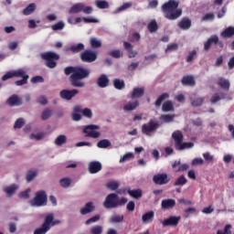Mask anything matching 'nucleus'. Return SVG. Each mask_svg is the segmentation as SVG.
Segmentation results:
<instances>
[{"label":"nucleus","mask_w":234,"mask_h":234,"mask_svg":"<svg viewBox=\"0 0 234 234\" xmlns=\"http://www.w3.org/2000/svg\"><path fill=\"white\" fill-rule=\"evenodd\" d=\"M52 30H63L65 28V23L63 21H59L51 26Z\"/></svg>","instance_id":"obj_49"},{"label":"nucleus","mask_w":234,"mask_h":234,"mask_svg":"<svg viewBox=\"0 0 234 234\" xmlns=\"http://www.w3.org/2000/svg\"><path fill=\"white\" fill-rule=\"evenodd\" d=\"M113 87L117 89V90H122V89H125V81L122 80L115 79L113 80Z\"/></svg>","instance_id":"obj_36"},{"label":"nucleus","mask_w":234,"mask_h":234,"mask_svg":"<svg viewBox=\"0 0 234 234\" xmlns=\"http://www.w3.org/2000/svg\"><path fill=\"white\" fill-rule=\"evenodd\" d=\"M175 50H178V44L172 43L167 46L165 52H175Z\"/></svg>","instance_id":"obj_56"},{"label":"nucleus","mask_w":234,"mask_h":234,"mask_svg":"<svg viewBox=\"0 0 234 234\" xmlns=\"http://www.w3.org/2000/svg\"><path fill=\"white\" fill-rule=\"evenodd\" d=\"M153 220H154V211L153 210H150L142 216V221L144 224H147V222H153Z\"/></svg>","instance_id":"obj_26"},{"label":"nucleus","mask_w":234,"mask_h":234,"mask_svg":"<svg viewBox=\"0 0 234 234\" xmlns=\"http://www.w3.org/2000/svg\"><path fill=\"white\" fill-rule=\"evenodd\" d=\"M111 141L108 139H102L97 143V147L99 149H107V147H111Z\"/></svg>","instance_id":"obj_34"},{"label":"nucleus","mask_w":234,"mask_h":234,"mask_svg":"<svg viewBox=\"0 0 234 234\" xmlns=\"http://www.w3.org/2000/svg\"><path fill=\"white\" fill-rule=\"evenodd\" d=\"M63 144H67V135L60 134L55 139V145H62Z\"/></svg>","instance_id":"obj_41"},{"label":"nucleus","mask_w":234,"mask_h":234,"mask_svg":"<svg viewBox=\"0 0 234 234\" xmlns=\"http://www.w3.org/2000/svg\"><path fill=\"white\" fill-rule=\"evenodd\" d=\"M77 94H80V90L77 89L73 90H62L59 92V96L62 100H67L68 101L72 100Z\"/></svg>","instance_id":"obj_14"},{"label":"nucleus","mask_w":234,"mask_h":234,"mask_svg":"<svg viewBox=\"0 0 234 234\" xmlns=\"http://www.w3.org/2000/svg\"><path fill=\"white\" fill-rule=\"evenodd\" d=\"M128 199L126 197H121L116 193L109 194L103 202V207L106 209H116V207H122L127 204Z\"/></svg>","instance_id":"obj_4"},{"label":"nucleus","mask_w":234,"mask_h":234,"mask_svg":"<svg viewBox=\"0 0 234 234\" xmlns=\"http://www.w3.org/2000/svg\"><path fill=\"white\" fill-rule=\"evenodd\" d=\"M64 73L66 76H69V80L71 87L83 89L86 85L83 80H87L90 76V69L81 66H69L64 69Z\"/></svg>","instance_id":"obj_1"},{"label":"nucleus","mask_w":234,"mask_h":234,"mask_svg":"<svg viewBox=\"0 0 234 234\" xmlns=\"http://www.w3.org/2000/svg\"><path fill=\"white\" fill-rule=\"evenodd\" d=\"M109 77L105 74H101L98 79H97V85L100 87V89H105L106 87H109Z\"/></svg>","instance_id":"obj_18"},{"label":"nucleus","mask_w":234,"mask_h":234,"mask_svg":"<svg viewBox=\"0 0 234 234\" xmlns=\"http://www.w3.org/2000/svg\"><path fill=\"white\" fill-rule=\"evenodd\" d=\"M162 12L166 19L175 21L182 16V9H178V2L175 0H169L162 5Z\"/></svg>","instance_id":"obj_2"},{"label":"nucleus","mask_w":234,"mask_h":234,"mask_svg":"<svg viewBox=\"0 0 234 234\" xmlns=\"http://www.w3.org/2000/svg\"><path fill=\"white\" fill-rule=\"evenodd\" d=\"M204 97H195V98H190L191 105L192 107H201L205 101Z\"/></svg>","instance_id":"obj_27"},{"label":"nucleus","mask_w":234,"mask_h":234,"mask_svg":"<svg viewBox=\"0 0 234 234\" xmlns=\"http://www.w3.org/2000/svg\"><path fill=\"white\" fill-rule=\"evenodd\" d=\"M70 14H80L83 12L84 14H92V6H85L83 3H77L73 5L69 11Z\"/></svg>","instance_id":"obj_7"},{"label":"nucleus","mask_w":234,"mask_h":234,"mask_svg":"<svg viewBox=\"0 0 234 234\" xmlns=\"http://www.w3.org/2000/svg\"><path fill=\"white\" fill-rule=\"evenodd\" d=\"M16 189H17V186H16V185L10 186H6L4 191L5 193H6V195H14V193H16Z\"/></svg>","instance_id":"obj_52"},{"label":"nucleus","mask_w":234,"mask_h":234,"mask_svg":"<svg viewBox=\"0 0 234 234\" xmlns=\"http://www.w3.org/2000/svg\"><path fill=\"white\" fill-rule=\"evenodd\" d=\"M133 6V4L131 3H124L122 5H121L120 7H118L116 9V13L120 14V12H123V10H127V8H131Z\"/></svg>","instance_id":"obj_53"},{"label":"nucleus","mask_w":234,"mask_h":234,"mask_svg":"<svg viewBox=\"0 0 234 234\" xmlns=\"http://www.w3.org/2000/svg\"><path fill=\"white\" fill-rule=\"evenodd\" d=\"M34 10H36V4L32 3L29 4L24 10L23 14L24 16H30V14L34 13Z\"/></svg>","instance_id":"obj_39"},{"label":"nucleus","mask_w":234,"mask_h":234,"mask_svg":"<svg viewBox=\"0 0 234 234\" xmlns=\"http://www.w3.org/2000/svg\"><path fill=\"white\" fill-rule=\"evenodd\" d=\"M178 27L181 28V30H189V28H191V19L184 17L178 23Z\"/></svg>","instance_id":"obj_25"},{"label":"nucleus","mask_w":234,"mask_h":234,"mask_svg":"<svg viewBox=\"0 0 234 234\" xmlns=\"http://www.w3.org/2000/svg\"><path fill=\"white\" fill-rule=\"evenodd\" d=\"M23 125H25V121L23 120V118H19L16 121L14 127L15 129H21Z\"/></svg>","instance_id":"obj_61"},{"label":"nucleus","mask_w":234,"mask_h":234,"mask_svg":"<svg viewBox=\"0 0 234 234\" xmlns=\"http://www.w3.org/2000/svg\"><path fill=\"white\" fill-rule=\"evenodd\" d=\"M195 58H197V50L194 49L188 53V56L186 58V63H191V61H193Z\"/></svg>","instance_id":"obj_55"},{"label":"nucleus","mask_w":234,"mask_h":234,"mask_svg":"<svg viewBox=\"0 0 234 234\" xmlns=\"http://www.w3.org/2000/svg\"><path fill=\"white\" fill-rule=\"evenodd\" d=\"M50 224V219L45 218L43 224L40 228L36 229L33 231V234H47V232L50 231V227L48 226Z\"/></svg>","instance_id":"obj_16"},{"label":"nucleus","mask_w":234,"mask_h":234,"mask_svg":"<svg viewBox=\"0 0 234 234\" xmlns=\"http://www.w3.org/2000/svg\"><path fill=\"white\" fill-rule=\"evenodd\" d=\"M91 234H101L103 233V227L101 225H95L90 229Z\"/></svg>","instance_id":"obj_44"},{"label":"nucleus","mask_w":234,"mask_h":234,"mask_svg":"<svg viewBox=\"0 0 234 234\" xmlns=\"http://www.w3.org/2000/svg\"><path fill=\"white\" fill-rule=\"evenodd\" d=\"M95 5H96L97 8H101V10H103L105 8H109V2H107L105 0H97L95 2Z\"/></svg>","instance_id":"obj_45"},{"label":"nucleus","mask_w":234,"mask_h":234,"mask_svg":"<svg viewBox=\"0 0 234 234\" xmlns=\"http://www.w3.org/2000/svg\"><path fill=\"white\" fill-rule=\"evenodd\" d=\"M140 105L138 101H129L123 106L124 111H134Z\"/></svg>","instance_id":"obj_30"},{"label":"nucleus","mask_w":234,"mask_h":234,"mask_svg":"<svg viewBox=\"0 0 234 234\" xmlns=\"http://www.w3.org/2000/svg\"><path fill=\"white\" fill-rule=\"evenodd\" d=\"M218 43V37L217 35L211 36L205 43H204V50L207 52L209 48H211V45H217Z\"/></svg>","instance_id":"obj_19"},{"label":"nucleus","mask_w":234,"mask_h":234,"mask_svg":"<svg viewBox=\"0 0 234 234\" xmlns=\"http://www.w3.org/2000/svg\"><path fill=\"white\" fill-rule=\"evenodd\" d=\"M180 216H171L168 218L162 220L161 224L164 228H167L169 226L172 228H176V226H178V223L180 222Z\"/></svg>","instance_id":"obj_13"},{"label":"nucleus","mask_w":234,"mask_h":234,"mask_svg":"<svg viewBox=\"0 0 234 234\" xmlns=\"http://www.w3.org/2000/svg\"><path fill=\"white\" fill-rule=\"evenodd\" d=\"M160 120H163V122H165V123H169L175 120V115L163 114L161 115Z\"/></svg>","instance_id":"obj_48"},{"label":"nucleus","mask_w":234,"mask_h":234,"mask_svg":"<svg viewBox=\"0 0 234 234\" xmlns=\"http://www.w3.org/2000/svg\"><path fill=\"white\" fill-rule=\"evenodd\" d=\"M109 220L111 224H118L120 222H123V215L112 216Z\"/></svg>","instance_id":"obj_40"},{"label":"nucleus","mask_w":234,"mask_h":234,"mask_svg":"<svg viewBox=\"0 0 234 234\" xmlns=\"http://www.w3.org/2000/svg\"><path fill=\"white\" fill-rule=\"evenodd\" d=\"M106 187L108 189H111V191H116V189H118V187H120V183L116 182V181H109L106 184Z\"/></svg>","instance_id":"obj_42"},{"label":"nucleus","mask_w":234,"mask_h":234,"mask_svg":"<svg viewBox=\"0 0 234 234\" xmlns=\"http://www.w3.org/2000/svg\"><path fill=\"white\" fill-rule=\"evenodd\" d=\"M221 37H233L234 36V27H229L220 34Z\"/></svg>","instance_id":"obj_31"},{"label":"nucleus","mask_w":234,"mask_h":234,"mask_svg":"<svg viewBox=\"0 0 234 234\" xmlns=\"http://www.w3.org/2000/svg\"><path fill=\"white\" fill-rule=\"evenodd\" d=\"M169 176L167 174H157L153 176V182L155 183L156 186H165V184H169Z\"/></svg>","instance_id":"obj_12"},{"label":"nucleus","mask_w":234,"mask_h":234,"mask_svg":"<svg viewBox=\"0 0 234 234\" xmlns=\"http://www.w3.org/2000/svg\"><path fill=\"white\" fill-rule=\"evenodd\" d=\"M70 52H73V54H78L81 52L82 50H85V45L83 43H79L77 45H72L69 47Z\"/></svg>","instance_id":"obj_29"},{"label":"nucleus","mask_w":234,"mask_h":234,"mask_svg":"<svg viewBox=\"0 0 234 234\" xmlns=\"http://www.w3.org/2000/svg\"><path fill=\"white\" fill-rule=\"evenodd\" d=\"M102 165L100 161H91L88 165V171L90 175H96V173H100L102 169Z\"/></svg>","instance_id":"obj_15"},{"label":"nucleus","mask_w":234,"mask_h":234,"mask_svg":"<svg viewBox=\"0 0 234 234\" xmlns=\"http://www.w3.org/2000/svg\"><path fill=\"white\" fill-rule=\"evenodd\" d=\"M161 206L163 209H173L176 206V201L175 199H164L162 200Z\"/></svg>","instance_id":"obj_21"},{"label":"nucleus","mask_w":234,"mask_h":234,"mask_svg":"<svg viewBox=\"0 0 234 234\" xmlns=\"http://www.w3.org/2000/svg\"><path fill=\"white\" fill-rule=\"evenodd\" d=\"M147 28L150 32V34H154L158 30V24L156 23V20H152L148 25Z\"/></svg>","instance_id":"obj_37"},{"label":"nucleus","mask_w":234,"mask_h":234,"mask_svg":"<svg viewBox=\"0 0 234 234\" xmlns=\"http://www.w3.org/2000/svg\"><path fill=\"white\" fill-rule=\"evenodd\" d=\"M96 129H100V126L90 124L83 129V133H85L86 136L89 138H100V132H96Z\"/></svg>","instance_id":"obj_11"},{"label":"nucleus","mask_w":234,"mask_h":234,"mask_svg":"<svg viewBox=\"0 0 234 234\" xmlns=\"http://www.w3.org/2000/svg\"><path fill=\"white\" fill-rule=\"evenodd\" d=\"M192 124L196 127H202L204 122L202 121V118L198 117L196 120H192Z\"/></svg>","instance_id":"obj_63"},{"label":"nucleus","mask_w":234,"mask_h":234,"mask_svg":"<svg viewBox=\"0 0 234 234\" xmlns=\"http://www.w3.org/2000/svg\"><path fill=\"white\" fill-rule=\"evenodd\" d=\"M19 198H30V188L26 189L25 191H22L18 195Z\"/></svg>","instance_id":"obj_59"},{"label":"nucleus","mask_w":234,"mask_h":234,"mask_svg":"<svg viewBox=\"0 0 234 234\" xmlns=\"http://www.w3.org/2000/svg\"><path fill=\"white\" fill-rule=\"evenodd\" d=\"M109 56H111V58H114L115 59H120L123 54L120 49H114L109 52Z\"/></svg>","instance_id":"obj_47"},{"label":"nucleus","mask_w":234,"mask_h":234,"mask_svg":"<svg viewBox=\"0 0 234 234\" xmlns=\"http://www.w3.org/2000/svg\"><path fill=\"white\" fill-rule=\"evenodd\" d=\"M36 176H37V171L29 170L26 175V180L27 182L30 183L33 181L34 178H36Z\"/></svg>","instance_id":"obj_43"},{"label":"nucleus","mask_w":234,"mask_h":234,"mask_svg":"<svg viewBox=\"0 0 234 234\" xmlns=\"http://www.w3.org/2000/svg\"><path fill=\"white\" fill-rule=\"evenodd\" d=\"M217 83L218 87L223 89V90H229V87H231V83H229V81L227 79H224L222 77L218 79Z\"/></svg>","instance_id":"obj_23"},{"label":"nucleus","mask_w":234,"mask_h":234,"mask_svg":"<svg viewBox=\"0 0 234 234\" xmlns=\"http://www.w3.org/2000/svg\"><path fill=\"white\" fill-rule=\"evenodd\" d=\"M217 234H231V225H226L224 230H218Z\"/></svg>","instance_id":"obj_57"},{"label":"nucleus","mask_w":234,"mask_h":234,"mask_svg":"<svg viewBox=\"0 0 234 234\" xmlns=\"http://www.w3.org/2000/svg\"><path fill=\"white\" fill-rule=\"evenodd\" d=\"M127 193L130 195V197H133V198H142V189L140 188L134 190H131V188H129Z\"/></svg>","instance_id":"obj_33"},{"label":"nucleus","mask_w":234,"mask_h":234,"mask_svg":"<svg viewBox=\"0 0 234 234\" xmlns=\"http://www.w3.org/2000/svg\"><path fill=\"white\" fill-rule=\"evenodd\" d=\"M144 94H145V88L135 87L132 91L131 98L132 100H134V98H142V96H144Z\"/></svg>","instance_id":"obj_20"},{"label":"nucleus","mask_w":234,"mask_h":234,"mask_svg":"<svg viewBox=\"0 0 234 234\" xmlns=\"http://www.w3.org/2000/svg\"><path fill=\"white\" fill-rule=\"evenodd\" d=\"M90 44L91 48H100L101 47V41L98 40L96 37L90 38Z\"/></svg>","instance_id":"obj_46"},{"label":"nucleus","mask_w":234,"mask_h":234,"mask_svg":"<svg viewBox=\"0 0 234 234\" xmlns=\"http://www.w3.org/2000/svg\"><path fill=\"white\" fill-rule=\"evenodd\" d=\"M95 207L92 202H88L84 206V207L80 208V214L81 215H89V213H92L94 211Z\"/></svg>","instance_id":"obj_24"},{"label":"nucleus","mask_w":234,"mask_h":234,"mask_svg":"<svg viewBox=\"0 0 234 234\" xmlns=\"http://www.w3.org/2000/svg\"><path fill=\"white\" fill-rule=\"evenodd\" d=\"M186 184H187V178H186V176L182 175L180 176L175 182H174V186H186Z\"/></svg>","instance_id":"obj_38"},{"label":"nucleus","mask_w":234,"mask_h":234,"mask_svg":"<svg viewBox=\"0 0 234 234\" xmlns=\"http://www.w3.org/2000/svg\"><path fill=\"white\" fill-rule=\"evenodd\" d=\"M52 116V111L50 109H46L45 111L42 112L41 114V120H48Z\"/></svg>","instance_id":"obj_50"},{"label":"nucleus","mask_w":234,"mask_h":234,"mask_svg":"<svg viewBox=\"0 0 234 234\" xmlns=\"http://www.w3.org/2000/svg\"><path fill=\"white\" fill-rule=\"evenodd\" d=\"M182 85H188L189 87H195L197 85V82L195 81V78L193 76H184L181 80Z\"/></svg>","instance_id":"obj_22"},{"label":"nucleus","mask_w":234,"mask_h":234,"mask_svg":"<svg viewBox=\"0 0 234 234\" xmlns=\"http://www.w3.org/2000/svg\"><path fill=\"white\" fill-rule=\"evenodd\" d=\"M162 111L163 112H171L175 111V106L173 105V101H165L162 106Z\"/></svg>","instance_id":"obj_28"},{"label":"nucleus","mask_w":234,"mask_h":234,"mask_svg":"<svg viewBox=\"0 0 234 234\" xmlns=\"http://www.w3.org/2000/svg\"><path fill=\"white\" fill-rule=\"evenodd\" d=\"M7 103L10 105V107H17L19 105H23V100H21V98H19V96L16 94H14L7 99Z\"/></svg>","instance_id":"obj_17"},{"label":"nucleus","mask_w":234,"mask_h":234,"mask_svg":"<svg viewBox=\"0 0 234 234\" xmlns=\"http://www.w3.org/2000/svg\"><path fill=\"white\" fill-rule=\"evenodd\" d=\"M59 184L61 187H69L72 181L69 178L65 177L59 180Z\"/></svg>","instance_id":"obj_51"},{"label":"nucleus","mask_w":234,"mask_h":234,"mask_svg":"<svg viewBox=\"0 0 234 234\" xmlns=\"http://www.w3.org/2000/svg\"><path fill=\"white\" fill-rule=\"evenodd\" d=\"M201 19L202 21H213L215 19V14L207 13Z\"/></svg>","instance_id":"obj_58"},{"label":"nucleus","mask_w":234,"mask_h":234,"mask_svg":"<svg viewBox=\"0 0 234 234\" xmlns=\"http://www.w3.org/2000/svg\"><path fill=\"white\" fill-rule=\"evenodd\" d=\"M98 220H100V215H95L90 218L88 220H86L85 224L86 226H89L90 224H94V222H98Z\"/></svg>","instance_id":"obj_54"},{"label":"nucleus","mask_w":234,"mask_h":234,"mask_svg":"<svg viewBox=\"0 0 234 234\" xmlns=\"http://www.w3.org/2000/svg\"><path fill=\"white\" fill-rule=\"evenodd\" d=\"M45 218H48L50 220V222L48 224L49 229H50V228H52V226H58V224H61V221L59 219H55L54 220V214L53 213L48 214L45 217Z\"/></svg>","instance_id":"obj_32"},{"label":"nucleus","mask_w":234,"mask_h":234,"mask_svg":"<svg viewBox=\"0 0 234 234\" xmlns=\"http://www.w3.org/2000/svg\"><path fill=\"white\" fill-rule=\"evenodd\" d=\"M45 79L42 76H35L31 79V83H44Z\"/></svg>","instance_id":"obj_60"},{"label":"nucleus","mask_w":234,"mask_h":234,"mask_svg":"<svg viewBox=\"0 0 234 234\" xmlns=\"http://www.w3.org/2000/svg\"><path fill=\"white\" fill-rule=\"evenodd\" d=\"M82 115L85 116V118H92V111L89 108H85L82 110Z\"/></svg>","instance_id":"obj_64"},{"label":"nucleus","mask_w":234,"mask_h":234,"mask_svg":"<svg viewBox=\"0 0 234 234\" xmlns=\"http://www.w3.org/2000/svg\"><path fill=\"white\" fill-rule=\"evenodd\" d=\"M172 138L175 142V149L176 151H184V149H191L195 146L193 143H184V134L180 131L174 132Z\"/></svg>","instance_id":"obj_5"},{"label":"nucleus","mask_w":234,"mask_h":234,"mask_svg":"<svg viewBox=\"0 0 234 234\" xmlns=\"http://www.w3.org/2000/svg\"><path fill=\"white\" fill-rule=\"evenodd\" d=\"M40 58L46 61V67L48 69H56L58 66V59H59V55H58L55 52L48 51L45 53H42L40 55Z\"/></svg>","instance_id":"obj_6"},{"label":"nucleus","mask_w":234,"mask_h":234,"mask_svg":"<svg viewBox=\"0 0 234 234\" xmlns=\"http://www.w3.org/2000/svg\"><path fill=\"white\" fill-rule=\"evenodd\" d=\"M158 127H160V123L154 122V120H150L148 123L143 124L142 133L143 134L149 135L151 133H154Z\"/></svg>","instance_id":"obj_10"},{"label":"nucleus","mask_w":234,"mask_h":234,"mask_svg":"<svg viewBox=\"0 0 234 234\" xmlns=\"http://www.w3.org/2000/svg\"><path fill=\"white\" fill-rule=\"evenodd\" d=\"M131 158H134V154L133 153L125 154L122 157H121L120 162H127V160H131Z\"/></svg>","instance_id":"obj_62"},{"label":"nucleus","mask_w":234,"mask_h":234,"mask_svg":"<svg viewBox=\"0 0 234 234\" xmlns=\"http://www.w3.org/2000/svg\"><path fill=\"white\" fill-rule=\"evenodd\" d=\"M80 59L84 63H94L98 59V53L90 49H86L80 53Z\"/></svg>","instance_id":"obj_8"},{"label":"nucleus","mask_w":234,"mask_h":234,"mask_svg":"<svg viewBox=\"0 0 234 234\" xmlns=\"http://www.w3.org/2000/svg\"><path fill=\"white\" fill-rule=\"evenodd\" d=\"M12 78H22L20 80H16L15 85L16 87H23L28 83V79L30 76L27 74V71L24 69H18L12 71H7L3 77L2 81H6L7 80H12Z\"/></svg>","instance_id":"obj_3"},{"label":"nucleus","mask_w":234,"mask_h":234,"mask_svg":"<svg viewBox=\"0 0 234 234\" xmlns=\"http://www.w3.org/2000/svg\"><path fill=\"white\" fill-rule=\"evenodd\" d=\"M45 204H47V193L45 191L37 192L34 199L31 201V206L39 207L45 206Z\"/></svg>","instance_id":"obj_9"},{"label":"nucleus","mask_w":234,"mask_h":234,"mask_svg":"<svg viewBox=\"0 0 234 234\" xmlns=\"http://www.w3.org/2000/svg\"><path fill=\"white\" fill-rule=\"evenodd\" d=\"M167 98H169V93L165 92L161 94L155 101V103H154L155 107H162V102L167 100Z\"/></svg>","instance_id":"obj_35"}]
</instances>
